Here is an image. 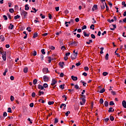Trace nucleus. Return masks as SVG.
Listing matches in <instances>:
<instances>
[{
  "mask_svg": "<svg viewBox=\"0 0 126 126\" xmlns=\"http://www.w3.org/2000/svg\"><path fill=\"white\" fill-rule=\"evenodd\" d=\"M0 53L2 55V60L4 61H6V52L5 51H1L0 50Z\"/></svg>",
  "mask_w": 126,
  "mask_h": 126,
  "instance_id": "1",
  "label": "nucleus"
},
{
  "mask_svg": "<svg viewBox=\"0 0 126 126\" xmlns=\"http://www.w3.org/2000/svg\"><path fill=\"white\" fill-rule=\"evenodd\" d=\"M21 14L22 17H23V18L25 19L27 18V14H28V13H27V12L25 11H23L22 12H21Z\"/></svg>",
  "mask_w": 126,
  "mask_h": 126,
  "instance_id": "2",
  "label": "nucleus"
},
{
  "mask_svg": "<svg viewBox=\"0 0 126 126\" xmlns=\"http://www.w3.org/2000/svg\"><path fill=\"white\" fill-rule=\"evenodd\" d=\"M77 55H78V52H77V51L75 54H72L71 56V60H75V59H76V57H77Z\"/></svg>",
  "mask_w": 126,
  "mask_h": 126,
  "instance_id": "3",
  "label": "nucleus"
},
{
  "mask_svg": "<svg viewBox=\"0 0 126 126\" xmlns=\"http://www.w3.org/2000/svg\"><path fill=\"white\" fill-rule=\"evenodd\" d=\"M50 79V78L47 76V75H44L43 76V80L45 82H48Z\"/></svg>",
  "mask_w": 126,
  "mask_h": 126,
  "instance_id": "4",
  "label": "nucleus"
},
{
  "mask_svg": "<svg viewBox=\"0 0 126 126\" xmlns=\"http://www.w3.org/2000/svg\"><path fill=\"white\" fill-rule=\"evenodd\" d=\"M42 71L44 74H47L49 71L47 67H45L43 68Z\"/></svg>",
  "mask_w": 126,
  "mask_h": 126,
  "instance_id": "5",
  "label": "nucleus"
},
{
  "mask_svg": "<svg viewBox=\"0 0 126 126\" xmlns=\"http://www.w3.org/2000/svg\"><path fill=\"white\" fill-rule=\"evenodd\" d=\"M77 42L74 41H73H73L72 42H70V46H77Z\"/></svg>",
  "mask_w": 126,
  "mask_h": 126,
  "instance_id": "6",
  "label": "nucleus"
},
{
  "mask_svg": "<svg viewBox=\"0 0 126 126\" xmlns=\"http://www.w3.org/2000/svg\"><path fill=\"white\" fill-rule=\"evenodd\" d=\"M112 26L113 27V28H110V30L114 31V30L117 28V25L112 24V26H110V27H112Z\"/></svg>",
  "mask_w": 126,
  "mask_h": 126,
  "instance_id": "7",
  "label": "nucleus"
},
{
  "mask_svg": "<svg viewBox=\"0 0 126 126\" xmlns=\"http://www.w3.org/2000/svg\"><path fill=\"white\" fill-rule=\"evenodd\" d=\"M57 82V80H56L55 79H53L51 85H52V86H54V85H55Z\"/></svg>",
  "mask_w": 126,
  "mask_h": 126,
  "instance_id": "8",
  "label": "nucleus"
},
{
  "mask_svg": "<svg viewBox=\"0 0 126 126\" xmlns=\"http://www.w3.org/2000/svg\"><path fill=\"white\" fill-rule=\"evenodd\" d=\"M59 65L61 66V68H63V65H64V62H60Z\"/></svg>",
  "mask_w": 126,
  "mask_h": 126,
  "instance_id": "9",
  "label": "nucleus"
},
{
  "mask_svg": "<svg viewBox=\"0 0 126 126\" xmlns=\"http://www.w3.org/2000/svg\"><path fill=\"white\" fill-rule=\"evenodd\" d=\"M122 106L124 108H125V109H126V100H123L122 101Z\"/></svg>",
  "mask_w": 126,
  "mask_h": 126,
  "instance_id": "10",
  "label": "nucleus"
},
{
  "mask_svg": "<svg viewBox=\"0 0 126 126\" xmlns=\"http://www.w3.org/2000/svg\"><path fill=\"white\" fill-rule=\"evenodd\" d=\"M71 79H72V80H73V81H76V80H77L78 78L77 77L74 76H71Z\"/></svg>",
  "mask_w": 126,
  "mask_h": 126,
  "instance_id": "11",
  "label": "nucleus"
},
{
  "mask_svg": "<svg viewBox=\"0 0 126 126\" xmlns=\"http://www.w3.org/2000/svg\"><path fill=\"white\" fill-rule=\"evenodd\" d=\"M100 7H101V9H104L105 4H104V2H101V3Z\"/></svg>",
  "mask_w": 126,
  "mask_h": 126,
  "instance_id": "12",
  "label": "nucleus"
},
{
  "mask_svg": "<svg viewBox=\"0 0 126 126\" xmlns=\"http://www.w3.org/2000/svg\"><path fill=\"white\" fill-rule=\"evenodd\" d=\"M37 86L38 89H41V90H43L44 89V87L41 85H38Z\"/></svg>",
  "mask_w": 126,
  "mask_h": 126,
  "instance_id": "13",
  "label": "nucleus"
},
{
  "mask_svg": "<svg viewBox=\"0 0 126 126\" xmlns=\"http://www.w3.org/2000/svg\"><path fill=\"white\" fill-rule=\"evenodd\" d=\"M14 27V26L13 25H12V24H10V26H9L8 28H9V29L12 30V29H13Z\"/></svg>",
  "mask_w": 126,
  "mask_h": 126,
  "instance_id": "14",
  "label": "nucleus"
},
{
  "mask_svg": "<svg viewBox=\"0 0 126 126\" xmlns=\"http://www.w3.org/2000/svg\"><path fill=\"white\" fill-rule=\"evenodd\" d=\"M0 39L1 40V41L2 42H3V41H4V40H5V39L4 38V36H3V35H2L0 36Z\"/></svg>",
  "mask_w": 126,
  "mask_h": 126,
  "instance_id": "15",
  "label": "nucleus"
},
{
  "mask_svg": "<svg viewBox=\"0 0 126 126\" xmlns=\"http://www.w3.org/2000/svg\"><path fill=\"white\" fill-rule=\"evenodd\" d=\"M7 71H8V70L7 69V68H6L3 73V75H4V76H5L6 75V72H7Z\"/></svg>",
  "mask_w": 126,
  "mask_h": 126,
  "instance_id": "16",
  "label": "nucleus"
},
{
  "mask_svg": "<svg viewBox=\"0 0 126 126\" xmlns=\"http://www.w3.org/2000/svg\"><path fill=\"white\" fill-rule=\"evenodd\" d=\"M104 106L105 107H108L109 106V102L107 101H104Z\"/></svg>",
  "mask_w": 126,
  "mask_h": 126,
  "instance_id": "17",
  "label": "nucleus"
},
{
  "mask_svg": "<svg viewBox=\"0 0 126 126\" xmlns=\"http://www.w3.org/2000/svg\"><path fill=\"white\" fill-rule=\"evenodd\" d=\"M25 10H29V6H28V4H26L25 5Z\"/></svg>",
  "mask_w": 126,
  "mask_h": 126,
  "instance_id": "18",
  "label": "nucleus"
},
{
  "mask_svg": "<svg viewBox=\"0 0 126 126\" xmlns=\"http://www.w3.org/2000/svg\"><path fill=\"white\" fill-rule=\"evenodd\" d=\"M24 72H25V73H27V72H28V68L27 67L24 68Z\"/></svg>",
  "mask_w": 126,
  "mask_h": 126,
  "instance_id": "19",
  "label": "nucleus"
},
{
  "mask_svg": "<svg viewBox=\"0 0 126 126\" xmlns=\"http://www.w3.org/2000/svg\"><path fill=\"white\" fill-rule=\"evenodd\" d=\"M60 88L62 89V90H63V89H64V84L61 85L60 86Z\"/></svg>",
  "mask_w": 126,
  "mask_h": 126,
  "instance_id": "20",
  "label": "nucleus"
},
{
  "mask_svg": "<svg viewBox=\"0 0 126 126\" xmlns=\"http://www.w3.org/2000/svg\"><path fill=\"white\" fill-rule=\"evenodd\" d=\"M122 5L124 6L123 7H122V8H124V7H126V2L123 1V2H122Z\"/></svg>",
  "mask_w": 126,
  "mask_h": 126,
  "instance_id": "21",
  "label": "nucleus"
},
{
  "mask_svg": "<svg viewBox=\"0 0 126 126\" xmlns=\"http://www.w3.org/2000/svg\"><path fill=\"white\" fill-rule=\"evenodd\" d=\"M83 34H84V35L85 36V37H89L90 34L86 33V32H84Z\"/></svg>",
  "mask_w": 126,
  "mask_h": 126,
  "instance_id": "22",
  "label": "nucleus"
},
{
  "mask_svg": "<svg viewBox=\"0 0 126 126\" xmlns=\"http://www.w3.org/2000/svg\"><path fill=\"white\" fill-rule=\"evenodd\" d=\"M37 36H38V33L35 32V33L33 34V39H35V38H36V37H37Z\"/></svg>",
  "mask_w": 126,
  "mask_h": 126,
  "instance_id": "23",
  "label": "nucleus"
},
{
  "mask_svg": "<svg viewBox=\"0 0 126 126\" xmlns=\"http://www.w3.org/2000/svg\"><path fill=\"white\" fill-rule=\"evenodd\" d=\"M14 18L15 20H16V19H18L20 18V16L17 15L16 16L14 17Z\"/></svg>",
  "mask_w": 126,
  "mask_h": 126,
  "instance_id": "24",
  "label": "nucleus"
},
{
  "mask_svg": "<svg viewBox=\"0 0 126 126\" xmlns=\"http://www.w3.org/2000/svg\"><path fill=\"white\" fill-rule=\"evenodd\" d=\"M105 60L108 61L109 60V54L107 53L105 55Z\"/></svg>",
  "mask_w": 126,
  "mask_h": 126,
  "instance_id": "25",
  "label": "nucleus"
},
{
  "mask_svg": "<svg viewBox=\"0 0 126 126\" xmlns=\"http://www.w3.org/2000/svg\"><path fill=\"white\" fill-rule=\"evenodd\" d=\"M9 12H10L11 13H13V12H14V10L13 9V8H10L9 9Z\"/></svg>",
  "mask_w": 126,
  "mask_h": 126,
  "instance_id": "26",
  "label": "nucleus"
},
{
  "mask_svg": "<svg viewBox=\"0 0 126 126\" xmlns=\"http://www.w3.org/2000/svg\"><path fill=\"white\" fill-rule=\"evenodd\" d=\"M81 82H82L83 86H84L85 87H86V85H87V83H85L84 81H81Z\"/></svg>",
  "mask_w": 126,
  "mask_h": 126,
  "instance_id": "27",
  "label": "nucleus"
},
{
  "mask_svg": "<svg viewBox=\"0 0 126 126\" xmlns=\"http://www.w3.org/2000/svg\"><path fill=\"white\" fill-rule=\"evenodd\" d=\"M37 79H35L33 81V84H34V85H35L37 84Z\"/></svg>",
  "mask_w": 126,
  "mask_h": 126,
  "instance_id": "28",
  "label": "nucleus"
},
{
  "mask_svg": "<svg viewBox=\"0 0 126 126\" xmlns=\"http://www.w3.org/2000/svg\"><path fill=\"white\" fill-rule=\"evenodd\" d=\"M109 73L107 72H104L102 73V75H103V76H107V75H108Z\"/></svg>",
  "mask_w": 126,
  "mask_h": 126,
  "instance_id": "29",
  "label": "nucleus"
},
{
  "mask_svg": "<svg viewBox=\"0 0 126 126\" xmlns=\"http://www.w3.org/2000/svg\"><path fill=\"white\" fill-rule=\"evenodd\" d=\"M109 105L110 106H114V105H115V103H114V101H111L109 102Z\"/></svg>",
  "mask_w": 126,
  "mask_h": 126,
  "instance_id": "30",
  "label": "nucleus"
},
{
  "mask_svg": "<svg viewBox=\"0 0 126 126\" xmlns=\"http://www.w3.org/2000/svg\"><path fill=\"white\" fill-rule=\"evenodd\" d=\"M94 27H95V26L94 24H92L90 26V29H92L93 30H94Z\"/></svg>",
  "mask_w": 126,
  "mask_h": 126,
  "instance_id": "31",
  "label": "nucleus"
},
{
  "mask_svg": "<svg viewBox=\"0 0 126 126\" xmlns=\"http://www.w3.org/2000/svg\"><path fill=\"white\" fill-rule=\"evenodd\" d=\"M99 103L100 104H103L104 103V100H103V98H100L99 99Z\"/></svg>",
  "mask_w": 126,
  "mask_h": 126,
  "instance_id": "32",
  "label": "nucleus"
},
{
  "mask_svg": "<svg viewBox=\"0 0 126 126\" xmlns=\"http://www.w3.org/2000/svg\"><path fill=\"white\" fill-rule=\"evenodd\" d=\"M110 121L113 122V121H114V120H115V118H114V117H113L112 116H110Z\"/></svg>",
  "mask_w": 126,
  "mask_h": 126,
  "instance_id": "33",
  "label": "nucleus"
},
{
  "mask_svg": "<svg viewBox=\"0 0 126 126\" xmlns=\"http://www.w3.org/2000/svg\"><path fill=\"white\" fill-rule=\"evenodd\" d=\"M105 3V6H106V11H109V6H108V5L106 3Z\"/></svg>",
  "mask_w": 126,
  "mask_h": 126,
  "instance_id": "34",
  "label": "nucleus"
},
{
  "mask_svg": "<svg viewBox=\"0 0 126 126\" xmlns=\"http://www.w3.org/2000/svg\"><path fill=\"white\" fill-rule=\"evenodd\" d=\"M54 123L55 124H58L59 123V119H58V118H55Z\"/></svg>",
  "mask_w": 126,
  "mask_h": 126,
  "instance_id": "35",
  "label": "nucleus"
},
{
  "mask_svg": "<svg viewBox=\"0 0 126 126\" xmlns=\"http://www.w3.org/2000/svg\"><path fill=\"white\" fill-rule=\"evenodd\" d=\"M43 88H44H44H47V87H48V84L45 83V84H43Z\"/></svg>",
  "mask_w": 126,
  "mask_h": 126,
  "instance_id": "36",
  "label": "nucleus"
},
{
  "mask_svg": "<svg viewBox=\"0 0 126 126\" xmlns=\"http://www.w3.org/2000/svg\"><path fill=\"white\" fill-rule=\"evenodd\" d=\"M35 96H36V94H35L34 92L32 93V98H35Z\"/></svg>",
  "mask_w": 126,
  "mask_h": 126,
  "instance_id": "37",
  "label": "nucleus"
},
{
  "mask_svg": "<svg viewBox=\"0 0 126 126\" xmlns=\"http://www.w3.org/2000/svg\"><path fill=\"white\" fill-rule=\"evenodd\" d=\"M41 53L42 55H45L46 54V52H45V49H43L41 50Z\"/></svg>",
  "mask_w": 126,
  "mask_h": 126,
  "instance_id": "38",
  "label": "nucleus"
},
{
  "mask_svg": "<svg viewBox=\"0 0 126 126\" xmlns=\"http://www.w3.org/2000/svg\"><path fill=\"white\" fill-rule=\"evenodd\" d=\"M84 70L86 71H87L88 70H89V68L88 67V66H85L84 67Z\"/></svg>",
  "mask_w": 126,
  "mask_h": 126,
  "instance_id": "39",
  "label": "nucleus"
},
{
  "mask_svg": "<svg viewBox=\"0 0 126 126\" xmlns=\"http://www.w3.org/2000/svg\"><path fill=\"white\" fill-rule=\"evenodd\" d=\"M108 22H109V23H111V22H114V19H112V20H110V19H108L107 20Z\"/></svg>",
  "mask_w": 126,
  "mask_h": 126,
  "instance_id": "40",
  "label": "nucleus"
},
{
  "mask_svg": "<svg viewBox=\"0 0 126 126\" xmlns=\"http://www.w3.org/2000/svg\"><path fill=\"white\" fill-rule=\"evenodd\" d=\"M86 28H87V26L84 25L82 27V30H84V29H86Z\"/></svg>",
  "mask_w": 126,
  "mask_h": 126,
  "instance_id": "41",
  "label": "nucleus"
},
{
  "mask_svg": "<svg viewBox=\"0 0 126 126\" xmlns=\"http://www.w3.org/2000/svg\"><path fill=\"white\" fill-rule=\"evenodd\" d=\"M68 114H70V111H68L67 112L65 113L66 117H68Z\"/></svg>",
  "mask_w": 126,
  "mask_h": 126,
  "instance_id": "42",
  "label": "nucleus"
},
{
  "mask_svg": "<svg viewBox=\"0 0 126 126\" xmlns=\"http://www.w3.org/2000/svg\"><path fill=\"white\" fill-rule=\"evenodd\" d=\"M105 91V89L103 88L99 92V93H104V92Z\"/></svg>",
  "mask_w": 126,
  "mask_h": 126,
  "instance_id": "43",
  "label": "nucleus"
},
{
  "mask_svg": "<svg viewBox=\"0 0 126 126\" xmlns=\"http://www.w3.org/2000/svg\"><path fill=\"white\" fill-rule=\"evenodd\" d=\"M48 63H50L51 62H52V58H51V57H48Z\"/></svg>",
  "mask_w": 126,
  "mask_h": 126,
  "instance_id": "44",
  "label": "nucleus"
},
{
  "mask_svg": "<svg viewBox=\"0 0 126 126\" xmlns=\"http://www.w3.org/2000/svg\"><path fill=\"white\" fill-rule=\"evenodd\" d=\"M54 101H49L48 102V105H53L54 104Z\"/></svg>",
  "mask_w": 126,
  "mask_h": 126,
  "instance_id": "45",
  "label": "nucleus"
},
{
  "mask_svg": "<svg viewBox=\"0 0 126 126\" xmlns=\"http://www.w3.org/2000/svg\"><path fill=\"white\" fill-rule=\"evenodd\" d=\"M91 38H92V39H95L96 38V36H95V35H94V34H92Z\"/></svg>",
  "mask_w": 126,
  "mask_h": 126,
  "instance_id": "46",
  "label": "nucleus"
},
{
  "mask_svg": "<svg viewBox=\"0 0 126 126\" xmlns=\"http://www.w3.org/2000/svg\"><path fill=\"white\" fill-rule=\"evenodd\" d=\"M10 100L12 102L13 101V100H14V97H13V96L11 95L10 96Z\"/></svg>",
  "mask_w": 126,
  "mask_h": 126,
  "instance_id": "47",
  "label": "nucleus"
},
{
  "mask_svg": "<svg viewBox=\"0 0 126 126\" xmlns=\"http://www.w3.org/2000/svg\"><path fill=\"white\" fill-rule=\"evenodd\" d=\"M33 56L35 57V56H37V52L36 51H33Z\"/></svg>",
  "mask_w": 126,
  "mask_h": 126,
  "instance_id": "48",
  "label": "nucleus"
},
{
  "mask_svg": "<svg viewBox=\"0 0 126 126\" xmlns=\"http://www.w3.org/2000/svg\"><path fill=\"white\" fill-rule=\"evenodd\" d=\"M49 49H50V50H55V47H54L53 46H51L49 47Z\"/></svg>",
  "mask_w": 126,
  "mask_h": 126,
  "instance_id": "49",
  "label": "nucleus"
},
{
  "mask_svg": "<svg viewBox=\"0 0 126 126\" xmlns=\"http://www.w3.org/2000/svg\"><path fill=\"white\" fill-rule=\"evenodd\" d=\"M3 17L4 18V20H7V17L5 15H4Z\"/></svg>",
  "mask_w": 126,
  "mask_h": 126,
  "instance_id": "50",
  "label": "nucleus"
},
{
  "mask_svg": "<svg viewBox=\"0 0 126 126\" xmlns=\"http://www.w3.org/2000/svg\"><path fill=\"white\" fill-rule=\"evenodd\" d=\"M33 106H34V103H30V107H31V108H33Z\"/></svg>",
  "mask_w": 126,
  "mask_h": 126,
  "instance_id": "51",
  "label": "nucleus"
},
{
  "mask_svg": "<svg viewBox=\"0 0 126 126\" xmlns=\"http://www.w3.org/2000/svg\"><path fill=\"white\" fill-rule=\"evenodd\" d=\"M75 89H80V88H79V86H78L77 85H75Z\"/></svg>",
  "mask_w": 126,
  "mask_h": 126,
  "instance_id": "52",
  "label": "nucleus"
},
{
  "mask_svg": "<svg viewBox=\"0 0 126 126\" xmlns=\"http://www.w3.org/2000/svg\"><path fill=\"white\" fill-rule=\"evenodd\" d=\"M48 17H49V19H52V14H51L50 13H49L48 14Z\"/></svg>",
  "mask_w": 126,
  "mask_h": 126,
  "instance_id": "53",
  "label": "nucleus"
},
{
  "mask_svg": "<svg viewBox=\"0 0 126 126\" xmlns=\"http://www.w3.org/2000/svg\"><path fill=\"white\" fill-rule=\"evenodd\" d=\"M7 15L9 19H11V15H10V14L7 13Z\"/></svg>",
  "mask_w": 126,
  "mask_h": 126,
  "instance_id": "54",
  "label": "nucleus"
},
{
  "mask_svg": "<svg viewBox=\"0 0 126 126\" xmlns=\"http://www.w3.org/2000/svg\"><path fill=\"white\" fill-rule=\"evenodd\" d=\"M113 109V107H110L108 110V113L112 112V109Z\"/></svg>",
  "mask_w": 126,
  "mask_h": 126,
  "instance_id": "55",
  "label": "nucleus"
},
{
  "mask_svg": "<svg viewBox=\"0 0 126 126\" xmlns=\"http://www.w3.org/2000/svg\"><path fill=\"white\" fill-rule=\"evenodd\" d=\"M8 113H12V112H11V108L9 107V108H8Z\"/></svg>",
  "mask_w": 126,
  "mask_h": 126,
  "instance_id": "56",
  "label": "nucleus"
},
{
  "mask_svg": "<svg viewBox=\"0 0 126 126\" xmlns=\"http://www.w3.org/2000/svg\"><path fill=\"white\" fill-rule=\"evenodd\" d=\"M82 102H83L84 104H85V102H86V100L85 98H82Z\"/></svg>",
  "mask_w": 126,
  "mask_h": 126,
  "instance_id": "57",
  "label": "nucleus"
},
{
  "mask_svg": "<svg viewBox=\"0 0 126 126\" xmlns=\"http://www.w3.org/2000/svg\"><path fill=\"white\" fill-rule=\"evenodd\" d=\"M3 117H6V116H7V113H6V112H4L3 114Z\"/></svg>",
  "mask_w": 126,
  "mask_h": 126,
  "instance_id": "58",
  "label": "nucleus"
},
{
  "mask_svg": "<svg viewBox=\"0 0 126 126\" xmlns=\"http://www.w3.org/2000/svg\"><path fill=\"white\" fill-rule=\"evenodd\" d=\"M81 64V63L79 62L78 63H76V66H79V65H80Z\"/></svg>",
  "mask_w": 126,
  "mask_h": 126,
  "instance_id": "59",
  "label": "nucleus"
},
{
  "mask_svg": "<svg viewBox=\"0 0 126 126\" xmlns=\"http://www.w3.org/2000/svg\"><path fill=\"white\" fill-rule=\"evenodd\" d=\"M55 9L56 11H59V10H60V7H56Z\"/></svg>",
  "mask_w": 126,
  "mask_h": 126,
  "instance_id": "60",
  "label": "nucleus"
},
{
  "mask_svg": "<svg viewBox=\"0 0 126 126\" xmlns=\"http://www.w3.org/2000/svg\"><path fill=\"white\" fill-rule=\"evenodd\" d=\"M61 50H63V51L64 50H65V47L64 46H62Z\"/></svg>",
  "mask_w": 126,
  "mask_h": 126,
  "instance_id": "61",
  "label": "nucleus"
},
{
  "mask_svg": "<svg viewBox=\"0 0 126 126\" xmlns=\"http://www.w3.org/2000/svg\"><path fill=\"white\" fill-rule=\"evenodd\" d=\"M82 75H84V76H87V73L83 72Z\"/></svg>",
  "mask_w": 126,
  "mask_h": 126,
  "instance_id": "62",
  "label": "nucleus"
},
{
  "mask_svg": "<svg viewBox=\"0 0 126 126\" xmlns=\"http://www.w3.org/2000/svg\"><path fill=\"white\" fill-rule=\"evenodd\" d=\"M63 75H64V74H63V73H61L60 75V77H63Z\"/></svg>",
  "mask_w": 126,
  "mask_h": 126,
  "instance_id": "63",
  "label": "nucleus"
},
{
  "mask_svg": "<svg viewBox=\"0 0 126 126\" xmlns=\"http://www.w3.org/2000/svg\"><path fill=\"white\" fill-rule=\"evenodd\" d=\"M111 94H112V95H116V92L111 91Z\"/></svg>",
  "mask_w": 126,
  "mask_h": 126,
  "instance_id": "64",
  "label": "nucleus"
}]
</instances>
